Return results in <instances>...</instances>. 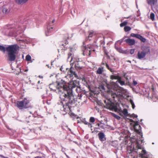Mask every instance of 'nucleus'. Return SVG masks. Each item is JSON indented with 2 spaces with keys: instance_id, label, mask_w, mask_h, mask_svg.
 I'll return each instance as SVG.
<instances>
[{
  "instance_id": "nucleus-10",
  "label": "nucleus",
  "mask_w": 158,
  "mask_h": 158,
  "mask_svg": "<svg viewBox=\"0 0 158 158\" xmlns=\"http://www.w3.org/2000/svg\"><path fill=\"white\" fill-rule=\"evenodd\" d=\"M104 102L105 104V107L111 110L117 111V108L116 105L109 99H106L104 100Z\"/></svg>"
},
{
  "instance_id": "nucleus-23",
  "label": "nucleus",
  "mask_w": 158,
  "mask_h": 158,
  "mask_svg": "<svg viewBox=\"0 0 158 158\" xmlns=\"http://www.w3.org/2000/svg\"><path fill=\"white\" fill-rule=\"evenodd\" d=\"M122 114H123L124 116L126 117L128 114V112L127 109H124L122 112Z\"/></svg>"
},
{
  "instance_id": "nucleus-37",
  "label": "nucleus",
  "mask_w": 158,
  "mask_h": 158,
  "mask_svg": "<svg viewBox=\"0 0 158 158\" xmlns=\"http://www.w3.org/2000/svg\"><path fill=\"white\" fill-rule=\"evenodd\" d=\"M99 88L103 90H105V88L104 86L102 85H101L99 86Z\"/></svg>"
},
{
  "instance_id": "nucleus-38",
  "label": "nucleus",
  "mask_w": 158,
  "mask_h": 158,
  "mask_svg": "<svg viewBox=\"0 0 158 158\" xmlns=\"http://www.w3.org/2000/svg\"><path fill=\"white\" fill-rule=\"evenodd\" d=\"M135 50L134 49H131L130 51V53L131 54L134 53Z\"/></svg>"
},
{
  "instance_id": "nucleus-59",
  "label": "nucleus",
  "mask_w": 158,
  "mask_h": 158,
  "mask_svg": "<svg viewBox=\"0 0 158 158\" xmlns=\"http://www.w3.org/2000/svg\"><path fill=\"white\" fill-rule=\"evenodd\" d=\"M131 122H133V120H131Z\"/></svg>"
},
{
  "instance_id": "nucleus-18",
  "label": "nucleus",
  "mask_w": 158,
  "mask_h": 158,
  "mask_svg": "<svg viewBox=\"0 0 158 158\" xmlns=\"http://www.w3.org/2000/svg\"><path fill=\"white\" fill-rule=\"evenodd\" d=\"M104 72L103 67H99L96 71V73L97 74H101L102 72Z\"/></svg>"
},
{
  "instance_id": "nucleus-42",
  "label": "nucleus",
  "mask_w": 158,
  "mask_h": 158,
  "mask_svg": "<svg viewBox=\"0 0 158 158\" xmlns=\"http://www.w3.org/2000/svg\"><path fill=\"white\" fill-rule=\"evenodd\" d=\"M0 157L2 158H8L7 157H5L2 155H0Z\"/></svg>"
},
{
  "instance_id": "nucleus-31",
  "label": "nucleus",
  "mask_w": 158,
  "mask_h": 158,
  "mask_svg": "<svg viewBox=\"0 0 158 158\" xmlns=\"http://www.w3.org/2000/svg\"><path fill=\"white\" fill-rule=\"evenodd\" d=\"M116 49L120 53H123L124 52V51L121 48H116Z\"/></svg>"
},
{
  "instance_id": "nucleus-57",
  "label": "nucleus",
  "mask_w": 158,
  "mask_h": 158,
  "mask_svg": "<svg viewBox=\"0 0 158 158\" xmlns=\"http://www.w3.org/2000/svg\"><path fill=\"white\" fill-rule=\"evenodd\" d=\"M156 98L158 99V96H157Z\"/></svg>"
},
{
  "instance_id": "nucleus-5",
  "label": "nucleus",
  "mask_w": 158,
  "mask_h": 158,
  "mask_svg": "<svg viewBox=\"0 0 158 158\" xmlns=\"http://www.w3.org/2000/svg\"><path fill=\"white\" fill-rule=\"evenodd\" d=\"M128 92L126 89L122 88H120L111 95L114 100L116 102L119 101L120 98H124L125 96H127Z\"/></svg>"
},
{
  "instance_id": "nucleus-39",
  "label": "nucleus",
  "mask_w": 158,
  "mask_h": 158,
  "mask_svg": "<svg viewBox=\"0 0 158 158\" xmlns=\"http://www.w3.org/2000/svg\"><path fill=\"white\" fill-rule=\"evenodd\" d=\"M131 116L134 118H137V115L134 114H132L131 115Z\"/></svg>"
},
{
  "instance_id": "nucleus-6",
  "label": "nucleus",
  "mask_w": 158,
  "mask_h": 158,
  "mask_svg": "<svg viewBox=\"0 0 158 158\" xmlns=\"http://www.w3.org/2000/svg\"><path fill=\"white\" fill-rule=\"evenodd\" d=\"M65 85L67 86V87H69V88L70 89H71L72 94L73 95V92H72V89H74L75 88H76L77 87H78L79 85V81L78 80H74V81H71L70 82V86L69 85V84L67 83L66 82H65ZM78 97L77 96H76L77 97V101L75 102V103L77 102L78 101V102H80V100H81V98L82 97V94H78Z\"/></svg>"
},
{
  "instance_id": "nucleus-34",
  "label": "nucleus",
  "mask_w": 158,
  "mask_h": 158,
  "mask_svg": "<svg viewBox=\"0 0 158 158\" xmlns=\"http://www.w3.org/2000/svg\"><path fill=\"white\" fill-rule=\"evenodd\" d=\"M114 117L115 118H116L118 120H119L120 118V116H119L118 115H115L114 116Z\"/></svg>"
},
{
  "instance_id": "nucleus-16",
  "label": "nucleus",
  "mask_w": 158,
  "mask_h": 158,
  "mask_svg": "<svg viewBox=\"0 0 158 158\" xmlns=\"http://www.w3.org/2000/svg\"><path fill=\"white\" fill-rule=\"evenodd\" d=\"M53 27L52 25H50V24H48L47 27V32H46L45 34L46 36H48L49 33H51L52 31Z\"/></svg>"
},
{
  "instance_id": "nucleus-44",
  "label": "nucleus",
  "mask_w": 158,
  "mask_h": 158,
  "mask_svg": "<svg viewBox=\"0 0 158 158\" xmlns=\"http://www.w3.org/2000/svg\"><path fill=\"white\" fill-rule=\"evenodd\" d=\"M130 102L131 104H132L133 103H134L133 100L131 99L130 100Z\"/></svg>"
},
{
  "instance_id": "nucleus-25",
  "label": "nucleus",
  "mask_w": 158,
  "mask_h": 158,
  "mask_svg": "<svg viewBox=\"0 0 158 158\" xmlns=\"http://www.w3.org/2000/svg\"><path fill=\"white\" fill-rule=\"evenodd\" d=\"M106 67L107 68V69L109 70L111 72L114 73V70L110 68L109 65L106 63Z\"/></svg>"
},
{
  "instance_id": "nucleus-50",
  "label": "nucleus",
  "mask_w": 158,
  "mask_h": 158,
  "mask_svg": "<svg viewBox=\"0 0 158 158\" xmlns=\"http://www.w3.org/2000/svg\"><path fill=\"white\" fill-rule=\"evenodd\" d=\"M64 149H64V148H63L62 149V152H64Z\"/></svg>"
},
{
  "instance_id": "nucleus-3",
  "label": "nucleus",
  "mask_w": 158,
  "mask_h": 158,
  "mask_svg": "<svg viewBox=\"0 0 158 158\" xmlns=\"http://www.w3.org/2000/svg\"><path fill=\"white\" fill-rule=\"evenodd\" d=\"M29 22H30V20H25L22 24L17 25L15 28H11L9 31V35L15 37L18 35L19 37H21V34L27 26L26 24H28Z\"/></svg>"
},
{
  "instance_id": "nucleus-9",
  "label": "nucleus",
  "mask_w": 158,
  "mask_h": 158,
  "mask_svg": "<svg viewBox=\"0 0 158 158\" xmlns=\"http://www.w3.org/2000/svg\"><path fill=\"white\" fill-rule=\"evenodd\" d=\"M124 77L126 78V82L125 83L124 80L121 77L118 76H115L114 75H111L110 76V79L112 80L116 79V84L119 83L121 85H127V83L128 81V79L127 77H126L125 75Z\"/></svg>"
},
{
  "instance_id": "nucleus-22",
  "label": "nucleus",
  "mask_w": 158,
  "mask_h": 158,
  "mask_svg": "<svg viewBox=\"0 0 158 158\" xmlns=\"http://www.w3.org/2000/svg\"><path fill=\"white\" fill-rule=\"evenodd\" d=\"M138 39H140L142 42H144L146 41V39L143 38L142 36L139 35L138 38Z\"/></svg>"
},
{
  "instance_id": "nucleus-17",
  "label": "nucleus",
  "mask_w": 158,
  "mask_h": 158,
  "mask_svg": "<svg viewBox=\"0 0 158 158\" xmlns=\"http://www.w3.org/2000/svg\"><path fill=\"white\" fill-rule=\"evenodd\" d=\"M10 9L9 7L4 6L2 7V11L4 14H6L10 11Z\"/></svg>"
},
{
  "instance_id": "nucleus-21",
  "label": "nucleus",
  "mask_w": 158,
  "mask_h": 158,
  "mask_svg": "<svg viewBox=\"0 0 158 158\" xmlns=\"http://www.w3.org/2000/svg\"><path fill=\"white\" fill-rule=\"evenodd\" d=\"M96 33L93 31H90L89 32V35L88 36V38L89 39L90 38H91L94 36L95 35Z\"/></svg>"
},
{
  "instance_id": "nucleus-48",
  "label": "nucleus",
  "mask_w": 158,
  "mask_h": 158,
  "mask_svg": "<svg viewBox=\"0 0 158 158\" xmlns=\"http://www.w3.org/2000/svg\"><path fill=\"white\" fill-rule=\"evenodd\" d=\"M35 158H42V157L40 156H38L35 157Z\"/></svg>"
},
{
  "instance_id": "nucleus-27",
  "label": "nucleus",
  "mask_w": 158,
  "mask_h": 158,
  "mask_svg": "<svg viewBox=\"0 0 158 158\" xmlns=\"http://www.w3.org/2000/svg\"><path fill=\"white\" fill-rule=\"evenodd\" d=\"M31 59V57L29 55H27L26 57V60L27 61H29Z\"/></svg>"
},
{
  "instance_id": "nucleus-7",
  "label": "nucleus",
  "mask_w": 158,
  "mask_h": 158,
  "mask_svg": "<svg viewBox=\"0 0 158 158\" xmlns=\"http://www.w3.org/2000/svg\"><path fill=\"white\" fill-rule=\"evenodd\" d=\"M16 106L20 109L32 108V106L30 103V101L27 98H25L21 101L17 102Z\"/></svg>"
},
{
  "instance_id": "nucleus-2",
  "label": "nucleus",
  "mask_w": 158,
  "mask_h": 158,
  "mask_svg": "<svg viewBox=\"0 0 158 158\" xmlns=\"http://www.w3.org/2000/svg\"><path fill=\"white\" fill-rule=\"evenodd\" d=\"M19 48V46L16 44L9 45L6 48L3 46L0 45V51L4 53L6 51L7 52V60L10 61H15L17 52Z\"/></svg>"
},
{
  "instance_id": "nucleus-58",
  "label": "nucleus",
  "mask_w": 158,
  "mask_h": 158,
  "mask_svg": "<svg viewBox=\"0 0 158 158\" xmlns=\"http://www.w3.org/2000/svg\"><path fill=\"white\" fill-rule=\"evenodd\" d=\"M72 49L70 48V49L71 51H72Z\"/></svg>"
},
{
  "instance_id": "nucleus-55",
  "label": "nucleus",
  "mask_w": 158,
  "mask_h": 158,
  "mask_svg": "<svg viewBox=\"0 0 158 158\" xmlns=\"http://www.w3.org/2000/svg\"><path fill=\"white\" fill-rule=\"evenodd\" d=\"M46 66H48V68H49V65H48L47 64V65H46Z\"/></svg>"
},
{
  "instance_id": "nucleus-60",
  "label": "nucleus",
  "mask_w": 158,
  "mask_h": 158,
  "mask_svg": "<svg viewBox=\"0 0 158 158\" xmlns=\"http://www.w3.org/2000/svg\"><path fill=\"white\" fill-rule=\"evenodd\" d=\"M30 114H31V112H30Z\"/></svg>"
},
{
  "instance_id": "nucleus-41",
  "label": "nucleus",
  "mask_w": 158,
  "mask_h": 158,
  "mask_svg": "<svg viewBox=\"0 0 158 158\" xmlns=\"http://www.w3.org/2000/svg\"><path fill=\"white\" fill-rule=\"evenodd\" d=\"M87 125H88V127L90 128H91L92 127V124L89 123V124H88Z\"/></svg>"
},
{
  "instance_id": "nucleus-8",
  "label": "nucleus",
  "mask_w": 158,
  "mask_h": 158,
  "mask_svg": "<svg viewBox=\"0 0 158 158\" xmlns=\"http://www.w3.org/2000/svg\"><path fill=\"white\" fill-rule=\"evenodd\" d=\"M72 54L71 53H69L68 54V56L67 59V61L70 62V63H74L75 67L76 69H81L82 68V66L80 64L81 63H82L81 61H80L78 60H77L76 61L74 60L73 59L72 56Z\"/></svg>"
},
{
  "instance_id": "nucleus-30",
  "label": "nucleus",
  "mask_w": 158,
  "mask_h": 158,
  "mask_svg": "<svg viewBox=\"0 0 158 158\" xmlns=\"http://www.w3.org/2000/svg\"><path fill=\"white\" fill-rule=\"evenodd\" d=\"M127 22L126 21H124L123 22L121 23L120 24V26L121 27H122L124 26H125L126 25H127Z\"/></svg>"
},
{
  "instance_id": "nucleus-40",
  "label": "nucleus",
  "mask_w": 158,
  "mask_h": 158,
  "mask_svg": "<svg viewBox=\"0 0 158 158\" xmlns=\"http://www.w3.org/2000/svg\"><path fill=\"white\" fill-rule=\"evenodd\" d=\"M83 123H84V124H85V125H88V124H89V122L86 121H84L83 122Z\"/></svg>"
},
{
  "instance_id": "nucleus-32",
  "label": "nucleus",
  "mask_w": 158,
  "mask_h": 158,
  "mask_svg": "<svg viewBox=\"0 0 158 158\" xmlns=\"http://www.w3.org/2000/svg\"><path fill=\"white\" fill-rule=\"evenodd\" d=\"M89 121L91 123H94L95 121V118L93 117H91L89 119Z\"/></svg>"
},
{
  "instance_id": "nucleus-15",
  "label": "nucleus",
  "mask_w": 158,
  "mask_h": 158,
  "mask_svg": "<svg viewBox=\"0 0 158 158\" xmlns=\"http://www.w3.org/2000/svg\"><path fill=\"white\" fill-rule=\"evenodd\" d=\"M125 41L130 45H132L135 43V41L134 39H128L125 40Z\"/></svg>"
},
{
  "instance_id": "nucleus-24",
  "label": "nucleus",
  "mask_w": 158,
  "mask_h": 158,
  "mask_svg": "<svg viewBox=\"0 0 158 158\" xmlns=\"http://www.w3.org/2000/svg\"><path fill=\"white\" fill-rule=\"evenodd\" d=\"M75 90L77 93H81L82 90L81 89L80 87V86L79 85V86L77 87L76 88Z\"/></svg>"
},
{
  "instance_id": "nucleus-43",
  "label": "nucleus",
  "mask_w": 158,
  "mask_h": 158,
  "mask_svg": "<svg viewBox=\"0 0 158 158\" xmlns=\"http://www.w3.org/2000/svg\"><path fill=\"white\" fill-rule=\"evenodd\" d=\"M131 105H132V108L133 109H134L135 107L134 103H133L132 104H131Z\"/></svg>"
},
{
  "instance_id": "nucleus-28",
  "label": "nucleus",
  "mask_w": 158,
  "mask_h": 158,
  "mask_svg": "<svg viewBox=\"0 0 158 158\" xmlns=\"http://www.w3.org/2000/svg\"><path fill=\"white\" fill-rule=\"evenodd\" d=\"M150 19H152V20H153L155 19V15L153 13H151L150 15Z\"/></svg>"
},
{
  "instance_id": "nucleus-45",
  "label": "nucleus",
  "mask_w": 158,
  "mask_h": 158,
  "mask_svg": "<svg viewBox=\"0 0 158 158\" xmlns=\"http://www.w3.org/2000/svg\"><path fill=\"white\" fill-rule=\"evenodd\" d=\"M102 124V123H101L100 124L98 123L97 124V125H98V126L99 127H101V125Z\"/></svg>"
},
{
  "instance_id": "nucleus-49",
  "label": "nucleus",
  "mask_w": 158,
  "mask_h": 158,
  "mask_svg": "<svg viewBox=\"0 0 158 158\" xmlns=\"http://www.w3.org/2000/svg\"><path fill=\"white\" fill-rule=\"evenodd\" d=\"M123 39L124 38H123L120 40L121 43L123 41Z\"/></svg>"
},
{
  "instance_id": "nucleus-35",
  "label": "nucleus",
  "mask_w": 158,
  "mask_h": 158,
  "mask_svg": "<svg viewBox=\"0 0 158 158\" xmlns=\"http://www.w3.org/2000/svg\"><path fill=\"white\" fill-rule=\"evenodd\" d=\"M55 20L54 19H53L51 22H49L48 24H50V25H52V26L53 25V23L55 22Z\"/></svg>"
},
{
  "instance_id": "nucleus-56",
  "label": "nucleus",
  "mask_w": 158,
  "mask_h": 158,
  "mask_svg": "<svg viewBox=\"0 0 158 158\" xmlns=\"http://www.w3.org/2000/svg\"><path fill=\"white\" fill-rule=\"evenodd\" d=\"M128 61L129 62H130V63H131V61H130V60H129Z\"/></svg>"
},
{
  "instance_id": "nucleus-47",
  "label": "nucleus",
  "mask_w": 158,
  "mask_h": 158,
  "mask_svg": "<svg viewBox=\"0 0 158 158\" xmlns=\"http://www.w3.org/2000/svg\"><path fill=\"white\" fill-rule=\"evenodd\" d=\"M64 154H65V155H66V157L68 158H69V157L67 155H66V153H65V152H64Z\"/></svg>"
},
{
  "instance_id": "nucleus-54",
  "label": "nucleus",
  "mask_w": 158,
  "mask_h": 158,
  "mask_svg": "<svg viewBox=\"0 0 158 158\" xmlns=\"http://www.w3.org/2000/svg\"><path fill=\"white\" fill-rule=\"evenodd\" d=\"M28 71V69H26L25 70V72H27Z\"/></svg>"
},
{
  "instance_id": "nucleus-4",
  "label": "nucleus",
  "mask_w": 158,
  "mask_h": 158,
  "mask_svg": "<svg viewBox=\"0 0 158 158\" xmlns=\"http://www.w3.org/2000/svg\"><path fill=\"white\" fill-rule=\"evenodd\" d=\"M134 128L135 131L138 134V135H137V136L139 137V138L138 137L136 138V137H134V139H136L138 148L141 149L142 147L139 145V141L141 142V143H142L143 142V139L142 133L141 132L140 126L138 123V122H136L134 126Z\"/></svg>"
},
{
  "instance_id": "nucleus-36",
  "label": "nucleus",
  "mask_w": 158,
  "mask_h": 158,
  "mask_svg": "<svg viewBox=\"0 0 158 158\" xmlns=\"http://www.w3.org/2000/svg\"><path fill=\"white\" fill-rule=\"evenodd\" d=\"M137 84V82L135 80L133 81V85L135 86Z\"/></svg>"
},
{
  "instance_id": "nucleus-26",
  "label": "nucleus",
  "mask_w": 158,
  "mask_h": 158,
  "mask_svg": "<svg viewBox=\"0 0 158 158\" xmlns=\"http://www.w3.org/2000/svg\"><path fill=\"white\" fill-rule=\"evenodd\" d=\"M131 28L129 26H125L124 27V30L125 32H127L131 30Z\"/></svg>"
},
{
  "instance_id": "nucleus-20",
  "label": "nucleus",
  "mask_w": 158,
  "mask_h": 158,
  "mask_svg": "<svg viewBox=\"0 0 158 158\" xmlns=\"http://www.w3.org/2000/svg\"><path fill=\"white\" fill-rule=\"evenodd\" d=\"M28 0H15L16 2L19 4H23L27 2Z\"/></svg>"
},
{
  "instance_id": "nucleus-52",
  "label": "nucleus",
  "mask_w": 158,
  "mask_h": 158,
  "mask_svg": "<svg viewBox=\"0 0 158 158\" xmlns=\"http://www.w3.org/2000/svg\"><path fill=\"white\" fill-rule=\"evenodd\" d=\"M61 69V71H63V70H62V69H63V68H62V67H61V69Z\"/></svg>"
},
{
  "instance_id": "nucleus-46",
  "label": "nucleus",
  "mask_w": 158,
  "mask_h": 158,
  "mask_svg": "<svg viewBox=\"0 0 158 158\" xmlns=\"http://www.w3.org/2000/svg\"><path fill=\"white\" fill-rule=\"evenodd\" d=\"M16 39V40L17 41H22V40L21 39H19L18 38H17Z\"/></svg>"
},
{
  "instance_id": "nucleus-13",
  "label": "nucleus",
  "mask_w": 158,
  "mask_h": 158,
  "mask_svg": "<svg viewBox=\"0 0 158 158\" xmlns=\"http://www.w3.org/2000/svg\"><path fill=\"white\" fill-rule=\"evenodd\" d=\"M88 47H84L85 49L84 50H83L84 55H88L89 56H90L92 52H94L95 51V49L93 48L92 46L88 45Z\"/></svg>"
},
{
  "instance_id": "nucleus-53",
  "label": "nucleus",
  "mask_w": 158,
  "mask_h": 158,
  "mask_svg": "<svg viewBox=\"0 0 158 158\" xmlns=\"http://www.w3.org/2000/svg\"><path fill=\"white\" fill-rule=\"evenodd\" d=\"M101 128H103V125H102V124H101Z\"/></svg>"
},
{
  "instance_id": "nucleus-11",
  "label": "nucleus",
  "mask_w": 158,
  "mask_h": 158,
  "mask_svg": "<svg viewBox=\"0 0 158 158\" xmlns=\"http://www.w3.org/2000/svg\"><path fill=\"white\" fill-rule=\"evenodd\" d=\"M150 49L149 48H147L142 51H139L137 53V58L139 59L143 58L147 54L150 53Z\"/></svg>"
},
{
  "instance_id": "nucleus-51",
  "label": "nucleus",
  "mask_w": 158,
  "mask_h": 158,
  "mask_svg": "<svg viewBox=\"0 0 158 158\" xmlns=\"http://www.w3.org/2000/svg\"><path fill=\"white\" fill-rule=\"evenodd\" d=\"M102 65H104L105 64V63L104 62H102Z\"/></svg>"
},
{
  "instance_id": "nucleus-12",
  "label": "nucleus",
  "mask_w": 158,
  "mask_h": 158,
  "mask_svg": "<svg viewBox=\"0 0 158 158\" xmlns=\"http://www.w3.org/2000/svg\"><path fill=\"white\" fill-rule=\"evenodd\" d=\"M66 72L67 73L69 77L71 78L73 76L76 77H77V75L74 71V69L73 68L71 67L70 69L66 68Z\"/></svg>"
},
{
  "instance_id": "nucleus-1",
  "label": "nucleus",
  "mask_w": 158,
  "mask_h": 158,
  "mask_svg": "<svg viewBox=\"0 0 158 158\" xmlns=\"http://www.w3.org/2000/svg\"><path fill=\"white\" fill-rule=\"evenodd\" d=\"M65 82L61 80L56 86L54 84H50L49 88L51 90H57L60 94V98L61 101L58 102L59 105L62 106L60 108L61 111L65 113L69 111L70 107L75 103L77 97L73 95L69 87L65 85Z\"/></svg>"
},
{
  "instance_id": "nucleus-14",
  "label": "nucleus",
  "mask_w": 158,
  "mask_h": 158,
  "mask_svg": "<svg viewBox=\"0 0 158 158\" xmlns=\"http://www.w3.org/2000/svg\"><path fill=\"white\" fill-rule=\"evenodd\" d=\"M99 139L101 142H103L106 140V138L105 137L104 134L101 132H99L98 134Z\"/></svg>"
},
{
  "instance_id": "nucleus-29",
  "label": "nucleus",
  "mask_w": 158,
  "mask_h": 158,
  "mask_svg": "<svg viewBox=\"0 0 158 158\" xmlns=\"http://www.w3.org/2000/svg\"><path fill=\"white\" fill-rule=\"evenodd\" d=\"M139 34H135L134 33H131V36L132 37H135L138 38Z\"/></svg>"
},
{
  "instance_id": "nucleus-33",
  "label": "nucleus",
  "mask_w": 158,
  "mask_h": 158,
  "mask_svg": "<svg viewBox=\"0 0 158 158\" xmlns=\"http://www.w3.org/2000/svg\"><path fill=\"white\" fill-rule=\"evenodd\" d=\"M64 41H65V43L64 44H63V43H61V44H60V45H61V46H65V45H64V44H68V41H67V39H66V38H65V40H64Z\"/></svg>"
},
{
  "instance_id": "nucleus-19",
  "label": "nucleus",
  "mask_w": 158,
  "mask_h": 158,
  "mask_svg": "<svg viewBox=\"0 0 158 158\" xmlns=\"http://www.w3.org/2000/svg\"><path fill=\"white\" fill-rule=\"evenodd\" d=\"M148 4L152 6L155 5L157 2V0H147Z\"/></svg>"
}]
</instances>
